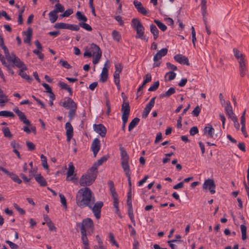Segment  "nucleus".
<instances>
[{"label": "nucleus", "instance_id": "nucleus-1", "mask_svg": "<svg viewBox=\"0 0 249 249\" xmlns=\"http://www.w3.org/2000/svg\"><path fill=\"white\" fill-rule=\"evenodd\" d=\"M95 201V198L92 196V193L89 188L85 187L80 189L76 196V203L81 208L88 207L91 208Z\"/></svg>", "mask_w": 249, "mask_h": 249}, {"label": "nucleus", "instance_id": "nucleus-2", "mask_svg": "<svg viewBox=\"0 0 249 249\" xmlns=\"http://www.w3.org/2000/svg\"><path fill=\"white\" fill-rule=\"evenodd\" d=\"M119 149L121 154V165L124 172L125 173L126 177L127 178L128 185L129 187V190H130V192H131L132 183L130 177L131 172L129 165V157L124 147L120 146Z\"/></svg>", "mask_w": 249, "mask_h": 249}, {"label": "nucleus", "instance_id": "nucleus-3", "mask_svg": "<svg viewBox=\"0 0 249 249\" xmlns=\"http://www.w3.org/2000/svg\"><path fill=\"white\" fill-rule=\"evenodd\" d=\"M97 174L90 168L87 171V174L81 176L79 181L80 185L83 187L90 186L95 181Z\"/></svg>", "mask_w": 249, "mask_h": 249}, {"label": "nucleus", "instance_id": "nucleus-4", "mask_svg": "<svg viewBox=\"0 0 249 249\" xmlns=\"http://www.w3.org/2000/svg\"><path fill=\"white\" fill-rule=\"evenodd\" d=\"M60 105L66 109L70 110L68 116L70 120H71L76 115V110L77 108L76 104L71 98L66 97L65 99V101L62 103H60Z\"/></svg>", "mask_w": 249, "mask_h": 249}, {"label": "nucleus", "instance_id": "nucleus-5", "mask_svg": "<svg viewBox=\"0 0 249 249\" xmlns=\"http://www.w3.org/2000/svg\"><path fill=\"white\" fill-rule=\"evenodd\" d=\"M77 227H80L81 232H88L89 234L93 232L94 230V223L90 218L84 219L81 223H77Z\"/></svg>", "mask_w": 249, "mask_h": 249}, {"label": "nucleus", "instance_id": "nucleus-6", "mask_svg": "<svg viewBox=\"0 0 249 249\" xmlns=\"http://www.w3.org/2000/svg\"><path fill=\"white\" fill-rule=\"evenodd\" d=\"M121 111L122 112V130L125 132V124L127 122L129 115L130 114V107L128 102L124 101L122 105Z\"/></svg>", "mask_w": 249, "mask_h": 249}, {"label": "nucleus", "instance_id": "nucleus-7", "mask_svg": "<svg viewBox=\"0 0 249 249\" xmlns=\"http://www.w3.org/2000/svg\"><path fill=\"white\" fill-rule=\"evenodd\" d=\"M90 52L92 53L93 59L92 62L95 65L100 61L102 56V51L99 47L94 43H92L90 47Z\"/></svg>", "mask_w": 249, "mask_h": 249}, {"label": "nucleus", "instance_id": "nucleus-8", "mask_svg": "<svg viewBox=\"0 0 249 249\" xmlns=\"http://www.w3.org/2000/svg\"><path fill=\"white\" fill-rule=\"evenodd\" d=\"M127 204L128 206V214L129 217L132 223H133L134 225H135V222L134 217V214L133 213V208L132 205V200H131V192L130 190H129V192L127 194Z\"/></svg>", "mask_w": 249, "mask_h": 249}, {"label": "nucleus", "instance_id": "nucleus-9", "mask_svg": "<svg viewBox=\"0 0 249 249\" xmlns=\"http://www.w3.org/2000/svg\"><path fill=\"white\" fill-rule=\"evenodd\" d=\"M215 187L216 185L213 179H206L202 186L203 190H209L212 194H214L215 193Z\"/></svg>", "mask_w": 249, "mask_h": 249}, {"label": "nucleus", "instance_id": "nucleus-10", "mask_svg": "<svg viewBox=\"0 0 249 249\" xmlns=\"http://www.w3.org/2000/svg\"><path fill=\"white\" fill-rule=\"evenodd\" d=\"M103 205V202L100 201L96 202L93 206L91 205V208L90 209L92 210L95 217L97 219H99L101 217V208Z\"/></svg>", "mask_w": 249, "mask_h": 249}, {"label": "nucleus", "instance_id": "nucleus-11", "mask_svg": "<svg viewBox=\"0 0 249 249\" xmlns=\"http://www.w3.org/2000/svg\"><path fill=\"white\" fill-rule=\"evenodd\" d=\"M203 135L208 138L213 139L217 137V134H214V129L210 124H208L203 129Z\"/></svg>", "mask_w": 249, "mask_h": 249}, {"label": "nucleus", "instance_id": "nucleus-12", "mask_svg": "<svg viewBox=\"0 0 249 249\" xmlns=\"http://www.w3.org/2000/svg\"><path fill=\"white\" fill-rule=\"evenodd\" d=\"M239 63V70L240 72V75L241 77H243L246 74L247 69L245 63V57L237 60Z\"/></svg>", "mask_w": 249, "mask_h": 249}, {"label": "nucleus", "instance_id": "nucleus-13", "mask_svg": "<svg viewBox=\"0 0 249 249\" xmlns=\"http://www.w3.org/2000/svg\"><path fill=\"white\" fill-rule=\"evenodd\" d=\"M101 147L100 141L98 138L93 140L91 145V149L93 152L94 157L95 158L97 153L99 151Z\"/></svg>", "mask_w": 249, "mask_h": 249}, {"label": "nucleus", "instance_id": "nucleus-14", "mask_svg": "<svg viewBox=\"0 0 249 249\" xmlns=\"http://www.w3.org/2000/svg\"><path fill=\"white\" fill-rule=\"evenodd\" d=\"M8 61L12 62L13 63V65H14V67L16 66L22 70H27V68L24 63L18 57H15L13 58H11Z\"/></svg>", "mask_w": 249, "mask_h": 249}, {"label": "nucleus", "instance_id": "nucleus-15", "mask_svg": "<svg viewBox=\"0 0 249 249\" xmlns=\"http://www.w3.org/2000/svg\"><path fill=\"white\" fill-rule=\"evenodd\" d=\"M108 62V60H107L106 62L104 65V67L103 68L102 72L101 73L100 81L103 83L106 82L107 80L108 69L109 68V66H107V64Z\"/></svg>", "mask_w": 249, "mask_h": 249}, {"label": "nucleus", "instance_id": "nucleus-16", "mask_svg": "<svg viewBox=\"0 0 249 249\" xmlns=\"http://www.w3.org/2000/svg\"><path fill=\"white\" fill-rule=\"evenodd\" d=\"M94 130L102 137H105L107 133V129L102 124H94Z\"/></svg>", "mask_w": 249, "mask_h": 249}, {"label": "nucleus", "instance_id": "nucleus-17", "mask_svg": "<svg viewBox=\"0 0 249 249\" xmlns=\"http://www.w3.org/2000/svg\"><path fill=\"white\" fill-rule=\"evenodd\" d=\"M134 29L136 31V35L135 36L136 38H140L146 42L148 41V39L146 38V36L144 35L145 29L143 25L141 26V27H138Z\"/></svg>", "mask_w": 249, "mask_h": 249}, {"label": "nucleus", "instance_id": "nucleus-18", "mask_svg": "<svg viewBox=\"0 0 249 249\" xmlns=\"http://www.w3.org/2000/svg\"><path fill=\"white\" fill-rule=\"evenodd\" d=\"M174 58L177 62L181 64L186 65L187 66L190 65L188 58L182 54H177L174 56Z\"/></svg>", "mask_w": 249, "mask_h": 249}, {"label": "nucleus", "instance_id": "nucleus-19", "mask_svg": "<svg viewBox=\"0 0 249 249\" xmlns=\"http://www.w3.org/2000/svg\"><path fill=\"white\" fill-rule=\"evenodd\" d=\"M133 4L138 11L143 15H146L148 13L147 11L143 6L142 3L138 0H134Z\"/></svg>", "mask_w": 249, "mask_h": 249}, {"label": "nucleus", "instance_id": "nucleus-20", "mask_svg": "<svg viewBox=\"0 0 249 249\" xmlns=\"http://www.w3.org/2000/svg\"><path fill=\"white\" fill-rule=\"evenodd\" d=\"M225 109L226 113L231 120L233 119V117H236L233 112L232 107L229 101H227Z\"/></svg>", "mask_w": 249, "mask_h": 249}, {"label": "nucleus", "instance_id": "nucleus-21", "mask_svg": "<svg viewBox=\"0 0 249 249\" xmlns=\"http://www.w3.org/2000/svg\"><path fill=\"white\" fill-rule=\"evenodd\" d=\"M168 52V49L167 48H163L160 50L157 53L154 55L153 60L154 62H158L159 60L161 59L162 57L166 55Z\"/></svg>", "mask_w": 249, "mask_h": 249}, {"label": "nucleus", "instance_id": "nucleus-22", "mask_svg": "<svg viewBox=\"0 0 249 249\" xmlns=\"http://www.w3.org/2000/svg\"><path fill=\"white\" fill-rule=\"evenodd\" d=\"M108 157V156H104L102 157L95 162L90 168L98 173L97 169L98 166L101 165L104 162L106 161Z\"/></svg>", "mask_w": 249, "mask_h": 249}, {"label": "nucleus", "instance_id": "nucleus-23", "mask_svg": "<svg viewBox=\"0 0 249 249\" xmlns=\"http://www.w3.org/2000/svg\"><path fill=\"white\" fill-rule=\"evenodd\" d=\"M69 170L67 172V175L66 180L68 181L72 180L73 179V178H71V179H69V178L72 176L75 171V167L73 165L72 162H70L68 164Z\"/></svg>", "mask_w": 249, "mask_h": 249}, {"label": "nucleus", "instance_id": "nucleus-24", "mask_svg": "<svg viewBox=\"0 0 249 249\" xmlns=\"http://www.w3.org/2000/svg\"><path fill=\"white\" fill-rule=\"evenodd\" d=\"M33 30L31 27H29L27 30V32H24L23 33L26 36L24 38V42L25 43H30L31 40L32 36Z\"/></svg>", "mask_w": 249, "mask_h": 249}, {"label": "nucleus", "instance_id": "nucleus-25", "mask_svg": "<svg viewBox=\"0 0 249 249\" xmlns=\"http://www.w3.org/2000/svg\"><path fill=\"white\" fill-rule=\"evenodd\" d=\"M8 101L7 96L3 93V91L0 89V106L3 107L4 104Z\"/></svg>", "mask_w": 249, "mask_h": 249}, {"label": "nucleus", "instance_id": "nucleus-26", "mask_svg": "<svg viewBox=\"0 0 249 249\" xmlns=\"http://www.w3.org/2000/svg\"><path fill=\"white\" fill-rule=\"evenodd\" d=\"M18 116L19 120L24 124L29 126L31 125L30 122L26 118V117L23 112L20 111L18 114Z\"/></svg>", "mask_w": 249, "mask_h": 249}, {"label": "nucleus", "instance_id": "nucleus-27", "mask_svg": "<svg viewBox=\"0 0 249 249\" xmlns=\"http://www.w3.org/2000/svg\"><path fill=\"white\" fill-rule=\"evenodd\" d=\"M150 29L151 33L153 35L154 40H156L159 37V30L154 24L150 25Z\"/></svg>", "mask_w": 249, "mask_h": 249}, {"label": "nucleus", "instance_id": "nucleus-28", "mask_svg": "<svg viewBox=\"0 0 249 249\" xmlns=\"http://www.w3.org/2000/svg\"><path fill=\"white\" fill-rule=\"evenodd\" d=\"M176 92L175 88H170L165 93H161L160 95V98H162L163 97H169L171 95L174 94Z\"/></svg>", "mask_w": 249, "mask_h": 249}, {"label": "nucleus", "instance_id": "nucleus-29", "mask_svg": "<svg viewBox=\"0 0 249 249\" xmlns=\"http://www.w3.org/2000/svg\"><path fill=\"white\" fill-rule=\"evenodd\" d=\"M35 179L36 181L40 184L41 186H46L47 184L45 179L40 174L37 175Z\"/></svg>", "mask_w": 249, "mask_h": 249}, {"label": "nucleus", "instance_id": "nucleus-30", "mask_svg": "<svg viewBox=\"0 0 249 249\" xmlns=\"http://www.w3.org/2000/svg\"><path fill=\"white\" fill-rule=\"evenodd\" d=\"M58 85L62 89H66V90H67L69 92L70 96L72 95V89L70 87H69V86L67 84L60 81L58 83Z\"/></svg>", "mask_w": 249, "mask_h": 249}, {"label": "nucleus", "instance_id": "nucleus-31", "mask_svg": "<svg viewBox=\"0 0 249 249\" xmlns=\"http://www.w3.org/2000/svg\"><path fill=\"white\" fill-rule=\"evenodd\" d=\"M140 121V119L137 117L133 119L129 124L128 131H131L138 124Z\"/></svg>", "mask_w": 249, "mask_h": 249}, {"label": "nucleus", "instance_id": "nucleus-32", "mask_svg": "<svg viewBox=\"0 0 249 249\" xmlns=\"http://www.w3.org/2000/svg\"><path fill=\"white\" fill-rule=\"evenodd\" d=\"M26 70H22L20 69L19 71V72L18 73V74L23 78L25 79L27 81H28L29 82H31L33 78L30 76L29 75H27L25 72H24V71H25Z\"/></svg>", "mask_w": 249, "mask_h": 249}, {"label": "nucleus", "instance_id": "nucleus-33", "mask_svg": "<svg viewBox=\"0 0 249 249\" xmlns=\"http://www.w3.org/2000/svg\"><path fill=\"white\" fill-rule=\"evenodd\" d=\"M6 175L9 176L11 178V179L15 182H17L18 184H20L21 183V180L15 174L9 172V174H7Z\"/></svg>", "mask_w": 249, "mask_h": 249}, {"label": "nucleus", "instance_id": "nucleus-34", "mask_svg": "<svg viewBox=\"0 0 249 249\" xmlns=\"http://www.w3.org/2000/svg\"><path fill=\"white\" fill-rule=\"evenodd\" d=\"M131 26L134 29H135L138 27H141L142 25L138 18H135L132 19Z\"/></svg>", "mask_w": 249, "mask_h": 249}, {"label": "nucleus", "instance_id": "nucleus-35", "mask_svg": "<svg viewBox=\"0 0 249 249\" xmlns=\"http://www.w3.org/2000/svg\"><path fill=\"white\" fill-rule=\"evenodd\" d=\"M154 21L161 31L164 32L166 30V26L162 22L157 19H155Z\"/></svg>", "mask_w": 249, "mask_h": 249}, {"label": "nucleus", "instance_id": "nucleus-36", "mask_svg": "<svg viewBox=\"0 0 249 249\" xmlns=\"http://www.w3.org/2000/svg\"><path fill=\"white\" fill-rule=\"evenodd\" d=\"M64 7L59 2H57V3L54 6V9L53 11V13H58V12H63L64 11Z\"/></svg>", "mask_w": 249, "mask_h": 249}, {"label": "nucleus", "instance_id": "nucleus-37", "mask_svg": "<svg viewBox=\"0 0 249 249\" xmlns=\"http://www.w3.org/2000/svg\"><path fill=\"white\" fill-rule=\"evenodd\" d=\"M49 17L51 22L54 23L57 19L58 16L57 15V13H53V11H52L49 13Z\"/></svg>", "mask_w": 249, "mask_h": 249}, {"label": "nucleus", "instance_id": "nucleus-38", "mask_svg": "<svg viewBox=\"0 0 249 249\" xmlns=\"http://www.w3.org/2000/svg\"><path fill=\"white\" fill-rule=\"evenodd\" d=\"M65 128L66 129V135H73V127L70 123H66L65 124Z\"/></svg>", "mask_w": 249, "mask_h": 249}, {"label": "nucleus", "instance_id": "nucleus-39", "mask_svg": "<svg viewBox=\"0 0 249 249\" xmlns=\"http://www.w3.org/2000/svg\"><path fill=\"white\" fill-rule=\"evenodd\" d=\"M0 116L13 118L15 117V115L10 111L3 110L0 111Z\"/></svg>", "mask_w": 249, "mask_h": 249}, {"label": "nucleus", "instance_id": "nucleus-40", "mask_svg": "<svg viewBox=\"0 0 249 249\" xmlns=\"http://www.w3.org/2000/svg\"><path fill=\"white\" fill-rule=\"evenodd\" d=\"M112 36L114 40L117 42H120L121 39V36L119 32L116 30L113 31Z\"/></svg>", "mask_w": 249, "mask_h": 249}, {"label": "nucleus", "instance_id": "nucleus-41", "mask_svg": "<svg viewBox=\"0 0 249 249\" xmlns=\"http://www.w3.org/2000/svg\"><path fill=\"white\" fill-rule=\"evenodd\" d=\"M76 16L77 19L79 21H82L83 22H86L88 20L87 17L82 14L80 11H77L76 13Z\"/></svg>", "mask_w": 249, "mask_h": 249}, {"label": "nucleus", "instance_id": "nucleus-42", "mask_svg": "<svg viewBox=\"0 0 249 249\" xmlns=\"http://www.w3.org/2000/svg\"><path fill=\"white\" fill-rule=\"evenodd\" d=\"M233 52L234 55L237 60L245 57V55L236 48L233 49Z\"/></svg>", "mask_w": 249, "mask_h": 249}, {"label": "nucleus", "instance_id": "nucleus-43", "mask_svg": "<svg viewBox=\"0 0 249 249\" xmlns=\"http://www.w3.org/2000/svg\"><path fill=\"white\" fill-rule=\"evenodd\" d=\"M240 229L242 233V239L245 240L247 239V227L244 225H241L240 226Z\"/></svg>", "mask_w": 249, "mask_h": 249}, {"label": "nucleus", "instance_id": "nucleus-44", "mask_svg": "<svg viewBox=\"0 0 249 249\" xmlns=\"http://www.w3.org/2000/svg\"><path fill=\"white\" fill-rule=\"evenodd\" d=\"M4 136L8 138H11L13 136L8 127H4L2 129Z\"/></svg>", "mask_w": 249, "mask_h": 249}, {"label": "nucleus", "instance_id": "nucleus-45", "mask_svg": "<svg viewBox=\"0 0 249 249\" xmlns=\"http://www.w3.org/2000/svg\"><path fill=\"white\" fill-rule=\"evenodd\" d=\"M40 159L42 162V165L45 169H48L49 167L47 164V160L46 157L42 154L40 156Z\"/></svg>", "mask_w": 249, "mask_h": 249}, {"label": "nucleus", "instance_id": "nucleus-46", "mask_svg": "<svg viewBox=\"0 0 249 249\" xmlns=\"http://www.w3.org/2000/svg\"><path fill=\"white\" fill-rule=\"evenodd\" d=\"M67 29L71 31H78L80 29L79 24L78 25L68 24Z\"/></svg>", "mask_w": 249, "mask_h": 249}, {"label": "nucleus", "instance_id": "nucleus-47", "mask_svg": "<svg viewBox=\"0 0 249 249\" xmlns=\"http://www.w3.org/2000/svg\"><path fill=\"white\" fill-rule=\"evenodd\" d=\"M114 80L115 85L117 86L118 89H120V74L117 73H114Z\"/></svg>", "mask_w": 249, "mask_h": 249}, {"label": "nucleus", "instance_id": "nucleus-48", "mask_svg": "<svg viewBox=\"0 0 249 249\" xmlns=\"http://www.w3.org/2000/svg\"><path fill=\"white\" fill-rule=\"evenodd\" d=\"M156 98V97H153L149 102L146 105L145 108L148 109V110H151L152 108L154 107L155 105V101Z\"/></svg>", "mask_w": 249, "mask_h": 249}, {"label": "nucleus", "instance_id": "nucleus-49", "mask_svg": "<svg viewBox=\"0 0 249 249\" xmlns=\"http://www.w3.org/2000/svg\"><path fill=\"white\" fill-rule=\"evenodd\" d=\"M68 23L60 22L56 23L54 25V27L56 29H67Z\"/></svg>", "mask_w": 249, "mask_h": 249}, {"label": "nucleus", "instance_id": "nucleus-50", "mask_svg": "<svg viewBox=\"0 0 249 249\" xmlns=\"http://www.w3.org/2000/svg\"><path fill=\"white\" fill-rule=\"evenodd\" d=\"M2 49L3 50L5 57L6 58L7 60L8 61L10 59H11V55L9 53V51L8 48L6 47V46L4 45L1 46Z\"/></svg>", "mask_w": 249, "mask_h": 249}, {"label": "nucleus", "instance_id": "nucleus-51", "mask_svg": "<svg viewBox=\"0 0 249 249\" xmlns=\"http://www.w3.org/2000/svg\"><path fill=\"white\" fill-rule=\"evenodd\" d=\"M168 76L167 80L170 81L173 79H174L176 76V73H175L173 71H170L166 73L165 78L166 77V76Z\"/></svg>", "mask_w": 249, "mask_h": 249}, {"label": "nucleus", "instance_id": "nucleus-52", "mask_svg": "<svg viewBox=\"0 0 249 249\" xmlns=\"http://www.w3.org/2000/svg\"><path fill=\"white\" fill-rule=\"evenodd\" d=\"M79 26L88 31H91L92 30L91 27L89 24L85 22H79Z\"/></svg>", "mask_w": 249, "mask_h": 249}, {"label": "nucleus", "instance_id": "nucleus-53", "mask_svg": "<svg viewBox=\"0 0 249 249\" xmlns=\"http://www.w3.org/2000/svg\"><path fill=\"white\" fill-rule=\"evenodd\" d=\"M81 239L82 240L83 244L84 245H88L89 240L87 236V233L81 232Z\"/></svg>", "mask_w": 249, "mask_h": 249}, {"label": "nucleus", "instance_id": "nucleus-54", "mask_svg": "<svg viewBox=\"0 0 249 249\" xmlns=\"http://www.w3.org/2000/svg\"><path fill=\"white\" fill-rule=\"evenodd\" d=\"M159 82L157 81L155 82L152 85H151L150 88L148 89V91H156L159 87Z\"/></svg>", "mask_w": 249, "mask_h": 249}, {"label": "nucleus", "instance_id": "nucleus-55", "mask_svg": "<svg viewBox=\"0 0 249 249\" xmlns=\"http://www.w3.org/2000/svg\"><path fill=\"white\" fill-rule=\"evenodd\" d=\"M143 85H145L147 83L150 82L152 80V76L150 73H147L144 77Z\"/></svg>", "mask_w": 249, "mask_h": 249}, {"label": "nucleus", "instance_id": "nucleus-56", "mask_svg": "<svg viewBox=\"0 0 249 249\" xmlns=\"http://www.w3.org/2000/svg\"><path fill=\"white\" fill-rule=\"evenodd\" d=\"M109 241L112 245L116 246L117 247H119V245L117 244V243L116 242L113 233H109Z\"/></svg>", "mask_w": 249, "mask_h": 249}, {"label": "nucleus", "instance_id": "nucleus-57", "mask_svg": "<svg viewBox=\"0 0 249 249\" xmlns=\"http://www.w3.org/2000/svg\"><path fill=\"white\" fill-rule=\"evenodd\" d=\"M201 12L203 14H207L206 0H201Z\"/></svg>", "mask_w": 249, "mask_h": 249}, {"label": "nucleus", "instance_id": "nucleus-58", "mask_svg": "<svg viewBox=\"0 0 249 249\" xmlns=\"http://www.w3.org/2000/svg\"><path fill=\"white\" fill-rule=\"evenodd\" d=\"M201 111V108L199 106H197L192 111V114L195 117H197Z\"/></svg>", "mask_w": 249, "mask_h": 249}, {"label": "nucleus", "instance_id": "nucleus-59", "mask_svg": "<svg viewBox=\"0 0 249 249\" xmlns=\"http://www.w3.org/2000/svg\"><path fill=\"white\" fill-rule=\"evenodd\" d=\"M108 185L109 187V190L111 194L116 193V190L114 187V183L112 181H109L108 182Z\"/></svg>", "mask_w": 249, "mask_h": 249}, {"label": "nucleus", "instance_id": "nucleus-60", "mask_svg": "<svg viewBox=\"0 0 249 249\" xmlns=\"http://www.w3.org/2000/svg\"><path fill=\"white\" fill-rule=\"evenodd\" d=\"M106 106L107 107V110L106 114L107 116L110 115V113L111 111V106L110 104L109 100L108 98L106 97Z\"/></svg>", "mask_w": 249, "mask_h": 249}, {"label": "nucleus", "instance_id": "nucleus-61", "mask_svg": "<svg viewBox=\"0 0 249 249\" xmlns=\"http://www.w3.org/2000/svg\"><path fill=\"white\" fill-rule=\"evenodd\" d=\"M73 13V10L71 9L66 10L60 15L61 17H68Z\"/></svg>", "mask_w": 249, "mask_h": 249}, {"label": "nucleus", "instance_id": "nucleus-62", "mask_svg": "<svg viewBox=\"0 0 249 249\" xmlns=\"http://www.w3.org/2000/svg\"><path fill=\"white\" fill-rule=\"evenodd\" d=\"M59 197L62 205L65 208H67V201L65 196L62 194H59Z\"/></svg>", "mask_w": 249, "mask_h": 249}, {"label": "nucleus", "instance_id": "nucleus-63", "mask_svg": "<svg viewBox=\"0 0 249 249\" xmlns=\"http://www.w3.org/2000/svg\"><path fill=\"white\" fill-rule=\"evenodd\" d=\"M26 145L30 151H33L35 149V145L32 142L27 141Z\"/></svg>", "mask_w": 249, "mask_h": 249}, {"label": "nucleus", "instance_id": "nucleus-64", "mask_svg": "<svg viewBox=\"0 0 249 249\" xmlns=\"http://www.w3.org/2000/svg\"><path fill=\"white\" fill-rule=\"evenodd\" d=\"M5 242L9 245L12 249H18V246L9 240H6Z\"/></svg>", "mask_w": 249, "mask_h": 249}]
</instances>
